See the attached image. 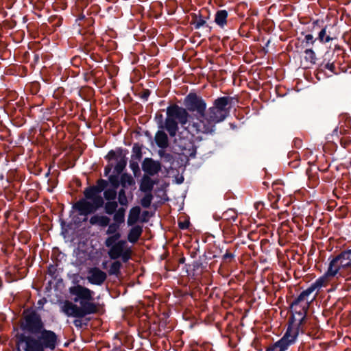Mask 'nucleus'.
Returning a JSON list of instances; mask_svg holds the SVG:
<instances>
[{
  "mask_svg": "<svg viewBox=\"0 0 351 351\" xmlns=\"http://www.w3.org/2000/svg\"><path fill=\"white\" fill-rule=\"evenodd\" d=\"M15 334V343L20 351H54L60 343L58 335L47 329L41 316L35 310H24Z\"/></svg>",
  "mask_w": 351,
  "mask_h": 351,
  "instance_id": "1",
  "label": "nucleus"
},
{
  "mask_svg": "<svg viewBox=\"0 0 351 351\" xmlns=\"http://www.w3.org/2000/svg\"><path fill=\"white\" fill-rule=\"evenodd\" d=\"M69 291L72 296H74L73 302H79L80 306L66 300L62 302L60 311L67 317H75L76 319L73 322L74 326L77 328H82L84 326H87L90 318H86V322L81 319L88 315L98 313L100 304L93 302L95 293L86 287L80 285H74L69 289Z\"/></svg>",
  "mask_w": 351,
  "mask_h": 351,
  "instance_id": "2",
  "label": "nucleus"
},
{
  "mask_svg": "<svg viewBox=\"0 0 351 351\" xmlns=\"http://www.w3.org/2000/svg\"><path fill=\"white\" fill-rule=\"evenodd\" d=\"M184 105L186 111L196 112L203 118L192 124L193 131L197 134H212L215 131L216 124L219 122V97L215 99L213 106L210 107L206 112V103L195 93H190L186 96Z\"/></svg>",
  "mask_w": 351,
  "mask_h": 351,
  "instance_id": "3",
  "label": "nucleus"
},
{
  "mask_svg": "<svg viewBox=\"0 0 351 351\" xmlns=\"http://www.w3.org/2000/svg\"><path fill=\"white\" fill-rule=\"evenodd\" d=\"M324 278V277L319 279L314 285L301 293L298 299L292 304V308H295V310H296L298 305L301 304L303 312L296 313L293 316V320L288 327L283 337L279 341L276 342L274 346L269 348L267 351H285L287 349L289 346L295 342L298 335L299 326L304 319V311L308 308L309 303L314 299V295H311L317 288L323 285Z\"/></svg>",
  "mask_w": 351,
  "mask_h": 351,
  "instance_id": "4",
  "label": "nucleus"
},
{
  "mask_svg": "<svg viewBox=\"0 0 351 351\" xmlns=\"http://www.w3.org/2000/svg\"><path fill=\"white\" fill-rule=\"evenodd\" d=\"M189 114L186 109L177 104H172L167 108V118L164 128L171 137H175L178 131V123L184 125L188 122ZM160 128H163L160 125Z\"/></svg>",
  "mask_w": 351,
  "mask_h": 351,
  "instance_id": "5",
  "label": "nucleus"
},
{
  "mask_svg": "<svg viewBox=\"0 0 351 351\" xmlns=\"http://www.w3.org/2000/svg\"><path fill=\"white\" fill-rule=\"evenodd\" d=\"M128 154V149H123L122 147H117L116 150H110L107 155L104 156L105 160L108 162L119 159L114 167V171L116 174L110 175L108 176V180H107L108 182V184H110V188L117 190L121 185V179L119 176L122 173L127 165L128 158L126 157V155Z\"/></svg>",
  "mask_w": 351,
  "mask_h": 351,
  "instance_id": "6",
  "label": "nucleus"
},
{
  "mask_svg": "<svg viewBox=\"0 0 351 351\" xmlns=\"http://www.w3.org/2000/svg\"><path fill=\"white\" fill-rule=\"evenodd\" d=\"M351 272V250L344 252L333 258L328 267L325 276L327 278L346 276Z\"/></svg>",
  "mask_w": 351,
  "mask_h": 351,
  "instance_id": "7",
  "label": "nucleus"
},
{
  "mask_svg": "<svg viewBox=\"0 0 351 351\" xmlns=\"http://www.w3.org/2000/svg\"><path fill=\"white\" fill-rule=\"evenodd\" d=\"M104 197L98 194L91 202L80 199L72 206L80 215L87 216L95 213L98 209L104 206Z\"/></svg>",
  "mask_w": 351,
  "mask_h": 351,
  "instance_id": "8",
  "label": "nucleus"
},
{
  "mask_svg": "<svg viewBox=\"0 0 351 351\" xmlns=\"http://www.w3.org/2000/svg\"><path fill=\"white\" fill-rule=\"evenodd\" d=\"M174 143L179 148L181 154L186 157L195 158L196 147L194 143L188 138H175Z\"/></svg>",
  "mask_w": 351,
  "mask_h": 351,
  "instance_id": "9",
  "label": "nucleus"
},
{
  "mask_svg": "<svg viewBox=\"0 0 351 351\" xmlns=\"http://www.w3.org/2000/svg\"><path fill=\"white\" fill-rule=\"evenodd\" d=\"M108 186V182L104 179H99L96 182V185L89 186L83 191L86 200H93L98 194H100L104 189Z\"/></svg>",
  "mask_w": 351,
  "mask_h": 351,
  "instance_id": "10",
  "label": "nucleus"
},
{
  "mask_svg": "<svg viewBox=\"0 0 351 351\" xmlns=\"http://www.w3.org/2000/svg\"><path fill=\"white\" fill-rule=\"evenodd\" d=\"M108 254L110 259L117 260L121 258L123 263H128L132 258V249H124L117 243L108 250Z\"/></svg>",
  "mask_w": 351,
  "mask_h": 351,
  "instance_id": "11",
  "label": "nucleus"
},
{
  "mask_svg": "<svg viewBox=\"0 0 351 351\" xmlns=\"http://www.w3.org/2000/svg\"><path fill=\"white\" fill-rule=\"evenodd\" d=\"M142 170L144 175L154 176L158 174L162 170V165L159 161L154 160L152 158H145L141 163Z\"/></svg>",
  "mask_w": 351,
  "mask_h": 351,
  "instance_id": "12",
  "label": "nucleus"
},
{
  "mask_svg": "<svg viewBox=\"0 0 351 351\" xmlns=\"http://www.w3.org/2000/svg\"><path fill=\"white\" fill-rule=\"evenodd\" d=\"M106 279V273L101 270L99 268L94 267L88 270L87 280L89 283L100 286L104 284Z\"/></svg>",
  "mask_w": 351,
  "mask_h": 351,
  "instance_id": "13",
  "label": "nucleus"
},
{
  "mask_svg": "<svg viewBox=\"0 0 351 351\" xmlns=\"http://www.w3.org/2000/svg\"><path fill=\"white\" fill-rule=\"evenodd\" d=\"M158 183V180L152 179L149 175H143L140 182L139 189L145 193H152L154 185Z\"/></svg>",
  "mask_w": 351,
  "mask_h": 351,
  "instance_id": "14",
  "label": "nucleus"
},
{
  "mask_svg": "<svg viewBox=\"0 0 351 351\" xmlns=\"http://www.w3.org/2000/svg\"><path fill=\"white\" fill-rule=\"evenodd\" d=\"M143 232V226L140 225L132 226L128 233V241L131 243H136L141 237Z\"/></svg>",
  "mask_w": 351,
  "mask_h": 351,
  "instance_id": "15",
  "label": "nucleus"
},
{
  "mask_svg": "<svg viewBox=\"0 0 351 351\" xmlns=\"http://www.w3.org/2000/svg\"><path fill=\"white\" fill-rule=\"evenodd\" d=\"M156 144L158 147L165 149L169 146V138L167 134L162 130H158L155 134L154 138Z\"/></svg>",
  "mask_w": 351,
  "mask_h": 351,
  "instance_id": "16",
  "label": "nucleus"
},
{
  "mask_svg": "<svg viewBox=\"0 0 351 351\" xmlns=\"http://www.w3.org/2000/svg\"><path fill=\"white\" fill-rule=\"evenodd\" d=\"M110 222V218L106 215H95L89 219V223L93 225H98L101 227H106Z\"/></svg>",
  "mask_w": 351,
  "mask_h": 351,
  "instance_id": "17",
  "label": "nucleus"
},
{
  "mask_svg": "<svg viewBox=\"0 0 351 351\" xmlns=\"http://www.w3.org/2000/svg\"><path fill=\"white\" fill-rule=\"evenodd\" d=\"M206 10L199 11L198 14L193 13L191 14V24L193 25L195 29H199L206 25V21L203 16L204 12Z\"/></svg>",
  "mask_w": 351,
  "mask_h": 351,
  "instance_id": "18",
  "label": "nucleus"
},
{
  "mask_svg": "<svg viewBox=\"0 0 351 351\" xmlns=\"http://www.w3.org/2000/svg\"><path fill=\"white\" fill-rule=\"evenodd\" d=\"M141 214V208L138 206L132 207L129 212L127 223L128 226H134L138 221Z\"/></svg>",
  "mask_w": 351,
  "mask_h": 351,
  "instance_id": "19",
  "label": "nucleus"
},
{
  "mask_svg": "<svg viewBox=\"0 0 351 351\" xmlns=\"http://www.w3.org/2000/svg\"><path fill=\"white\" fill-rule=\"evenodd\" d=\"M120 179L122 188L127 189L128 186H134L136 184L134 179L130 173L122 172Z\"/></svg>",
  "mask_w": 351,
  "mask_h": 351,
  "instance_id": "20",
  "label": "nucleus"
},
{
  "mask_svg": "<svg viewBox=\"0 0 351 351\" xmlns=\"http://www.w3.org/2000/svg\"><path fill=\"white\" fill-rule=\"evenodd\" d=\"M221 121L228 115V110L230 108V99L227 97H221Z\"/></svg>",
  "mask_w": 351,
  "mask_h": 351,
  "instance_id": "21",
  "label": "nucleus"
},
{
  "mask_svg": "<svg viewBox=\"0 0 351 351\" xmlns=\"http://www.w3.org/2000/svg\"><path fill=\"white\" fill-rule=\"evenodd\" d=\"M119 207V203L117 201H106L104 209L106 214L108 215H114Z\"/></svg>",
  "mask_w": 351,
  "mask_h": 351,
  "instance_id": "22",
  "label": "nucleus"
},
{
  "mask_svg": "<svg viewBox=\"0 0 351 351\" xmlns=\"http://www.w3.org/2000/svg\"><path fill=\"white\" fill-rule=\"evenodd\" d=\"M121 267L122 263L119 261H117V259L114 260V261L111 263L108 273L110 276L114 275L118 276L121 274Z\"/></svg>",
  "mask_w": 351,
  "mask_h": 351,
  "instance_id": "23",
  "label": "nucleus"
},
{
  "mask_svg": "<svg viewBox=\"0 0 351 351\" xmlns=\"http://www.w3.org/2000/svg\"><path fill=\"white\" fill-rule=\"evenodd\" d=\"M125 206H122L120 208H118L113 215V221H117L118 223H123L125 222V211L126 209L125 208Z\"/></svg>",
  "mask_w": 351,
  "mask_h": 351,
  "instance_id": "24",
  "label": "nucleus"
},
{
  "mask_svg": "<svg viewBox=\"0 0 351 351\" xmlns=\"http://www.w3.org/2000/svg\"><path fill=\"white\" fill-rule=\"evenodd\" d=\"M142 147L143 145L139 143H134L132 147V160H140L142 158Z\"/></svg>",
  "mask_w": 351,
  "mask_h": 351,
  "instance_id": "25",
  "label": "nucleus"
},
{
  "mask_svg": "<svg viewBox=\"0 0 351 351\" xmlns=\"http://www.w3.org/2000/svg\"><path fill=\"white\" fill-rule=\"evenodd\" d=\"M104 197L106 201H115V199L117 197V190L108 188L104 189Z\"/></svg>",
  "mask_w": 351,
  "mask_h": 351,
  "instance_id": "26",
  "label": "nucleus"
},
{
  "mask_svg": "<svg viewBox=\"0 0 351 351\" xmlns=\"http://www.w3.org/2000/svg\"><path fill=\"white\" fill-rule=\"evenodd\" d=\"M118 195V203L122 206H128V200L126 196L125 189L121 188L119 192H117Z\"/></svg>",
  "mask_w": 351,
  "mask_h": 351,
  "instance_id": "27",
  "label": "nucleus"
},
{
  "mask_svg": "<svg viewBox=\"0 0 351 351\" xmlns=\"http://www.w3.org/2000/svg\"><path fill=\"white\" fill-rule=\"evenodd\" d=\"M154 196L152 193H145V195L141 199V204L145 208L150 207Z\"/></svg>",
  "mask_w": 351,
  "mask_h": 351,
  "instance_id": "28",
  "label": "nucleus"
},
{
  "mask_svg": "<svg viewBox=\"0 0 351 351\" xmlns=\"http://www.w3.org/2000/svg\"><path fill=\"white\" fill-rule=\"evenodd\" d=\"M158 154L165 162H169L170 164L173 162L174 158L173 155L170 153H167L164 149H159Z\"/></svg>",
  "mask_w": 351,
  "mask_h": 351,
  "instance_id": "29",
  "label": "nucleus"
},
{
  "mask_svg": "<svg viewBox=\"0 0 351 351\" xmlns=\"http://www.w3.org/2000/svg\"><path fill=\"white\" fill-rule=\"evenodd\" d=\"M121 224H122L121 223H118L117 221H113L112 223H109V225L108 226V228L107 230L106 231V234L109 235L111 234L116 233L117 232H118L119 230Z\"/></svg>",
  "mask_w": 351,
  "mask_h": 351,
  "instance_id": "30",
  "label": "nucleus"
},
{
  "mask_svg": "<svg viewBox=\"0 0 351 351\" xmlns=\"http://www.w3.org/2000/svg\"><path fill=\"white\" fill-rule=\"evenodd\" d=\"M130 168L132 171L135 178H138L141 176V169L137 161L131 160L130 162Z\"/></svg>",
  "mask_w": 351,
  "mask_h": 351,
  "instance_id": "31",
  "label": "nucleus"
},
{
  "mask_svg": "<svg viewBox=\"0 0 351 351\" xmlns=\"http://www.w3.org/2000/svg\"><path fill=\"white\" fill-rule=\"evenodd\" d=\"M304 60L309 64H315V54L314 51L311 49H306L304 51Z\"/></svg>",
  "mask_w": 351,
  "mask_h": 351,
  "instance_id": "32",
  "label": "nucleus"
},
{
  "mask_svg": "<svg viewBox=\"0 0 351 351\" xmlns=\"http://www.w3.org/2000/svg\"><path fill=\"white\" fill-rule=\"evenodd\" d=\"M117 241H117L114 237H112V236L109 235V237H108L104 241V245L106 247L110 249V247H112V246H114Z\"/></svg>",
  "mask_w": 351,
  "mask_h": 351,
  "instance_id": "33",
  "label": "nucleus"
},
{
  "mask_svg": "<svg viewBox=\"0 0 351 351\" xmlns=\"http://www.w3.org/2000/svg\"><path fill=\"white\" fill-rule=\"evenodd\" d=\"M319 39L320 40L321 42L325 43H328L331 40L329 36H326V31L325 29H322L321 32H319Z\"/></svg>",
  "mask_w": 351,
  "mask_h": 351,
  "instance_id": "34",
  "label": "nucleus"
},
{
  "mask_svg": "<svg viewBox=\"0 0 351 351\" xmlns=\"http://www.w3.org/2000/svg\"><path fill=\"white\" fill-rule=\"evenodd\" d=\"M234 254L227 250H226V253L223 255L222 259L225 263H230L234 259Z\"/></svg>",
  "mask_w": 351,
  "mask_h": 351,
  "instance_id": "35",
  "label": "nucleus"
},
{
  "mask_svg": "<svg viewBox=\"0 0 351 351\" xmlns=\"http://www.w3.org/2000/svg\"><path fill=\"white\" fill-rule=\"evenodd\" d=\"M228 217H230L231 219H234L235 213L233 210H229L226 211V213H223L222 217H221V219H228Z\"/></svg>",
  "mask_w": 351,
  "mask_h": 351,
  "instance_id": "36",
  "label": "nucleus"
},
{
  "mask_svg": "<svg viewBox=\"0 0 351 351\" xmlns=\"http://www.w3.org/2000/svg\"><path fill=\"white\" fill-rule=\"evenodd\" d=\"M228 13L226 10H221V27L228 23L226 18Z\"/></svg>",
  "mask_w": 351,
  "mask_h": 351,
  "instance_id": "37",
  "label": "nucleus"
},
{
  "mask_svg": "<svg viewBox=\"0 0 351 351\" xmlns=\"http://www.w3.org/2000/svg\"><path fill=\"white\" fill-rule=\"evenodd\" d=\"M109 163L105 167L104 175L105 177H108L110 176V173L111 172L113 168V164L108 162Z\"/></svg>",
  "mask_w": 351,
  "mask_h": 351,
  "instance_id": "38",
  "label": "nucleus"
},
{
  "mask_svg": "<svg viewBox=\"0 0 351 351\" xmlns=\"http://www.w3.org/2000/svg\"><path fill=\"white\" fill-rule=\"evenodd\" d=\"M152 215H153V214L147 210L143 211L142 213L141 221L142 222H147L149 217H152Z\"/></svg>",
  "mask_w": 351,
  "mask_h": 351,
  "instance_id": "39",
  "label": "nucleus"
},
{
  "mask_svg": "<svg viewBox=\"0 0 351 351\" xmlns=\"http://www.w3.org/2000/svg\"><path fill=\"white\" fill-rule=\"evenodd\" d=\"M189 225L190 221L189 220L178 222V227L182 230H186L187 228H189Z\"/></svg>",
  "mask_w": 351,
  "mask_h": 351,
  "instance_id": "40",
  "label": "nucleus"
},
{
  "mask_svg": "<svg viewBox=\"0 0 351 351\" xmlns=\"http://www.w3.org/2000/svg\"><path fill=\"white\" fill-rule=\"evenodd\" d=\"M117 244L121 246L122 248L124 249H132L131 247L128 246V242L126 240L124 239H120L117 242Z\"/></svg>",
  "mask_w": 351,
  "mask_h": 351,
  "instance_id": "41",
  "label": "nucleus"
},
{
  "mask_svg": "<svg viewBox=\"0 0 351 351\" xmlns=\"http://www.w3.org/2000/svg\"><path fill=\"white\" fill-rule=\"evenodd\" d=\"M189 267L190 268L192 267V269L193 271H197L199 268L202 267V263H199L197 261H193L192 265H189Z\"/></svg>",
  "mask_w": 351,
  "mask_h": 351,
  "instance_id": "42",
  "label": "nucleus"
},
{
  "mask_svg": "<svg viewBox=\"0 0 351 351\" xmlns=\"http://www.w3.org/2000/svg\"><path fill=\"white\" fill-rule=\"evenodd\" d=\"M151 94V91L149 89H145L141 95V97L144 100H147L148 97Z\"/></svg>",
  "mask_w": 351,
  "mask_h": 351,
  "instance_id": "43",
  "label": "nucleus"
},
{
  "mask_svg": "<svg viewBox=\"0 0 351 351\" xmlns=\"http://www.w3.org/2000/svg\"><path fill=\"white\" fill-rule=\"evenodd\" d=\"M95 23V20L92 17H88L86 19L85 22H84L83 25H86L88 27L93 26Z\"/></svg>",
  "mask_w": 351,
  "mask_h": 351,
  "instance_id": "44",
  "label": "nucleus"
},
{
  "mask_svg": "<svg viewBox=\"0 0 351 351\" xmlns=\"http://www.w3.org/2000/svg\"><path fill=\"white\" fill-rule=\"evenodd\" d=\"M155 119L158 120V123L162 125L163 121V116L161 113L157 112L155 116Z\"/></svg>",
  "mask_w": 351,
  "mask_h": 351,
  "instance_id": "45",
  "label": "nucleus"
},
{
  "mask_svg": "<svg viewBox=\"0 0 351 351\" xmlns=\"http://www.w3.org/2000/svg\"><path fill=\"white\" fill-rule=\"evenodd\" d=\"M305 40H306V43H313L314 40H313V35L311 34H308L305 36Z\"/></svg>",
  "mask_w": 351,
  "mask_h": 351,
  "instance_id": "46",
  "label": "nucleus"
},
{
  "mask_svg": "<svg viewBox=\"0 0 351 351\" xmlns=\"http://www.w3.org/2000/svg\"><path fill=\"white\" fill-rule=\"evenodd\" d=\"M215 22L219 25V10H217L215 14Z\"/></svg>",
  "mask_w": 351,
  "mask_h": 351,
  "instance_id": "47",
  "label": "nucleus"
},
{
  "mask_svg": "<svg viewBox=\"0 0 351 351\" xmlns=\"http://www.w3.org/2000/svg\"><path fill=\"white\" fill-rule=\"evenodd\" d=\"M110 235L112 236V237H114L117 241L120 240V238L121 237V234L119 231L117 232L116 233L111 234Z\"/></svg>",
  "mask_w": 351,
  "mask_h": 351,
  "instance_id": "48",
  "label": "nucleus"
},
{
  "mask_svg": "<svg viewBox=\"0 0 351 351\" xmlns=\"http://www.w3.org/2000/svg\"><path fill=\"white\" fill-rule=\"evenodd\" d=\"M87 18L85 16V15L84 14H81L79 15V16L77 17V19H76V21H82L83 22H85L86 19Z\"/></svg>",
  "mask_w": 351,
  "mask_h": 351,
  "instance_id": "49",
  "label": "nucleus"
},
{
  "mask_svg": "<svg viewBox=\"0 0 351 351\" xmlns=\"http://www.w3.org/2000/svg\"><path fill=\"white\" fill-rule=\"evenodd\" d=\"M93 76H94V73L92 71L89 75L88 73H86L84 79L86 81H88V80H90V77H93Z\"/></svg>",
  "mask_w": 351,
  "mask_h": 351,
  "instance_id": "50",
  "label": "nucleus"
},
{
  "mask_svg": "<svg viewBox=\"0 0 351 351\" xmlns=\"http://www.w3.org/2000/svg\"><path fill=\"white\" fill-rule=\"evenodd\" d=\"M55 271H56V269H55L54 266L51 265L49 267V274H51L52 272H53V273H54V272H55Z\"/></svg>",
  "mask_w": 351,
  "mask_h": 351,
  "instance_id": "51",
  "label": "nucleus"
},
{
  "mask_svg": "<svg viewBox=\"0 0 351 351\" xmlns=\"http://www.w3.org/2000/svg\"><path fill=\"white\" fill-rule=\"evenodd\" d=\"M101 267L104 269H107L108 267V261H104L101 264Z\"/></svg>",
  "mask_w": 351,
  "mask_h": 351,
  "instance_id": "52",
  "label": "nucleus"
},
{
  "mask_svg": "<svg viewBox=\"0 0 351 351\" xmlns=\"http://www.w3.org/2000/svg\"><path fill=\"white\" fill-rule=\"evenodd\" d=\"M215 320V317H214V315H210L208 316V321L209 322H212V321H214Z\"/></svg>",
  "mask_w": 351,
  "mask_h": 351,
  "instance_id": "53",
  "label": "nucleus"
},
{
  "mask_svg": "<svg viewBox=\"0 0 351 351\" xmlns=\"http://www.w3.org/2000/svg\"><path fill=\"white\" fill-rule=\"evenodd\" d=\"M179 263H180V264H184V263H185V258H184V257H182V258H180V260H179Z\"/></svg>",
  "mask_w": 351,
  "mask_h": 351,
  "instance_id": "54",
  "label": "nucleus"
},
{
  "mask_svg": "<svg viewBox=\"0 0 351 351\" xmlns=\"http://www.w3.org/2000/svg\"><path fill=\"white\" fill-rule=\"evenodd\" d=\"M213 218L215 221H219V217L217 214L213 215Z\"/></svg>",
  "mask_w": 351,
  "mask_h": 351,
  "instance_id": "55",
  "label": "nucleus"
},
{
  "mask_svg": "<svg viewBox=\"0 0 351 351\" xmlns=\"http://www.w3.org/2000/svg\"><path fill=\"white\" fill-rule=\"evenodd\" d=\"M38 304L39 305H41V304H43V302H42V300H39V301L38 302Z\"/></svg>",
  "mask_w": 351,
  "mask_h": 351,
  "instance_id": "56",
  "label": "nucleus"
},
{
  "mask_svg": "<svg viewBox=\"0 0 351 351\" xmlns=\"http://www.w3.org/2000/svg\"><path fill=\"white\" fill-rule=\"evenodd\" d=\"M215 325H216V327H217V328H219V322H216V323H215Z\"/></svg>",
  "mask_w": 351,
  "mask_h": 351,
  "instance_id": "57",
  "label": "nucleus"
},
{
  "mask_svg": "<svg viewBox=\"0 0 351 351\" xmlns=\"http://www.w3.org/2000/svg\"><path fill=\"white\" fill-rule=\"evenodd\" d=\"M39 57H38V55H35V59L37 60H38Z\"/></svg>",
  "mask_w": 351,
  "mask_h": 351,
  "instance_id": "58",
  "label": "nucleus"
},
{
  "mask_svg": "<svg viewBox=\"0 0 351 351\" xmlns=\"http://www.w3.org/2000/svg\"><path fill=\"white\" fill-rule=\"evenodd\" d=\"M211 72H212V73H213V75H215V71H214V70H213Z\"/></svg>",
  "mask_w": 351,
  "mask_h": 351,
  "instance_id": "59",
  "label": "nucleus"
},
{
  "mask_svg": "<svg viewBox=\"0 0 351 351\" xmlns=\"http://www.w3.org/2000/svg\"><path fill=\"white\" fill-rule=\"evenodd\" d=\"M217 272L219 273V267L217 269Z\"/></svg>",
  "mask_w": 351,
  "mask_h": 351,
  "instance_id": "60",
  "label": "nucleus"
},
{
  "mask_svg": "<svg viewBox=\"0 0 351 351\" xmlns=\"http://www.w3.org/2000/svg\"><path fill=\"white\" fill-rule=\"evenodd\" d=\"M67 346H68V343H66L64 344V347H66Z\"/></svg>",
  "mask_w": 351,
  "mask_h": 351,
  "instance_id": "61",
  "label": "nucleus"
}]
</instances>
